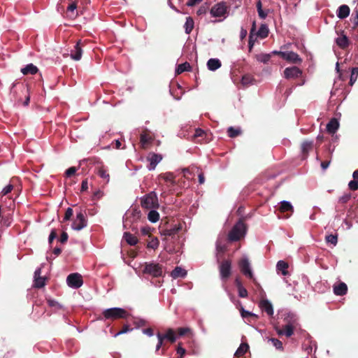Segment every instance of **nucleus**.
<instances>
[{
    "instance_id": "obj_17",
    "label": "nucleus",
    "mask_w": 358,
    "mask_h": 358,
    "mask_svg": "<svg viewBox=\"0 0 358 358\" xmlns=\"http://www.w3.org/2000/svg\"><path fill=\"white\" fill-rule=\"evenodd\" d=\"M278 210L282 213H287V214L285 215L286 218L289 217L294 212V208L292 205L289 201H283L280 203Z\"/></svg>"
},
{
    "instance_id": "obj_27",
    "label": "nucleus",
    "mask_w": 358,
    "mask_h": 358,
    "mask_svg": "<svg viewBox=\"0 0 358 358\" xmlns=\"http://www.w3.org/2000/svg\"><path fill=\"white\" fill-rule=\"evenodd\" d=\"M350 8L347 5L341 6L337 10V16L340 19H345L350 15Z\"/></svg>"
},
{
    "instance_id": "obj_62",
    "label": "nucleus",
    "mask_w": 358,
    "mask_h": 358,
    "mask_svg": "<svg viewBox=\"0 0 358 358\" xmlns=\"http://www.w3.org/2000/svg\"><path fill=\"white\" fill-rule=\"evenodd\" d=\"M357 77H358V67H353L351 71L350 78H352V80H357Z\"/></svg>"
},
{
    "instance_id": "obj_43",
    "label": "nucleus",
    "mask_w": 358,
    "mask_h": 358,
    "mask_svg": "<svg viewBox=\"0 0 358 358\" xmlns=\"http://www.w3.org/2000/svg\"><path fill=\"white\" fill-rule=\"evenodd\" d=\"M241 133V131L240 129H236L233 127H230L227 129V134L230 138H235L238 136H239Z\"/></svg>"
},
{
    "instance_id": "obj_55",
    "label": "nucleus",
    "mask_w": 358,
    "mask_h": 358,
    "mask_svg": "<svg viewBox=\"0 0 358 358\" xmlns=\"http://www.w3.org/2000/svg\"><path fill=\"white\" fill-rule=\"evenodd\" d=\"M151 228L150 227H143L141 229V232L142 234V235L143 236H148V237H152V234H151Z\"/></svg>"
},
{
    "instance_id": "obj_23",
    "label": "nucleus",
    "mask_w": 358,
    "mask_h": 358,
    "mask_svg": "<svg viewBox=\"0 0 358 358\" xmlns=\"http://www.w3.org/2000/svg\"><path fill=\"white\" fill-rule=\"evenodd\" d=\"M1 351L4 352L3 357L5 358H13L15 355V350L10 346L7 343L3 342L1 345Z\"/></svg>"
},
{
    "instance_id": "obj_35",
    "label": "nucleus",
    "mask_w": 358,
    "mask_h": 358,
    "mask_svg": "<svg viewBox=\"0 0 358 358\" xmlns=\"http://www.w3.org/2000/svg\"><path fill=\"white\" fill-rule=\"evenodd\" d=\"M192 67L190 64L188 62H184L182 64H180L178 66L176 73L179 75L185 71H189L191 70Z\"/></svg>"
},
{
    "instance_id": "obj_9",
    "label": "nucleus",
    "mask_w": 358,
    "mask_h": 358,
    "mask_svg": "<svg viewBox=\"0 0 358 358\" xmlns=\"http://www.w3.org/2000/svg\"><path fill=\"white\" fill-rule=\"evenodd\" d=\"M67 285L73 289L80 287L83 284L82 275L78 273H71L66 278Z\"/></svg>"
},
{
    "instance_id": "obj_2",
    "label": "nucleus",
    "mask_w": 358,
    "mask_h": 358,
    "mask_svg": "<svg viewBox=\"0 0 358 358\" xmlns=\"http://www.w3.org/2000/svg\"><path fill=\"white\" fill-rule=\"evenodd\" d=\"M105 320H115L119 319H127L129 313L122 308H110L106 309L102 313Z\"/></svg>"
},
{
    "instance_id": "obj_56",
    "label": "nucleus",
    "mask_w": 358,
    "mask_h": 358,
    "mask_svg": "<svg viewBox=\"0 0 358 358\" xmlns=\"http://www.w3.org/2000/svg\"><path fill=\"white\" fill-rule=\"evenodd\" d=\"M351 20H352V23L354 24L355 27L358 26V8L357 7L354 10V13L352 14Z\"/></svg>"
},
{
    "instance_id": "obj_63",
    "label": "nucleus",
    "mask_w": 358,
    "mask_h": 358,
    "mask_svg": "<svg viewBox=\"0 0 358 358\" xmlns=\"http://www.w3.org/2000/svg\"><path fill=\"white\" fill-rule=\"evenodd\" d=\"M257 13H258L259 17L261 19H265L268 14V10H264L262 8L261 10H257Z\"/></svg>"
},
{
    "instance_id": "obj_8",
    "label": "nucleus",
    "mask_w": 358,
    "mask_h": 358,
    "mask_svg": "<svg viewBox=\"0 0 358 358\" xmlns=\"http://www.w3.org/2000/svg\"><path fill=\"white\" fill-rule=\"evenodd\" d=\"M87 220L85 215V213L80 210L77 213L76 218L73 220L71 227L73 229L80 231L87 226Z\"/></svg>"
},
{
    "instance_id": "obj_42",
    "label": "nucleus",
    "mask_w": 358,
    "mask_h": 358,
    "mask_svg": "<svg viewBox=\"0 0 358 358\" xmlns=\"http://www.w3.org/2000/svg\"><path fill=\"white\" fill-rule=\"evenodd\" d=\"M97 174L99 177L106 180V182L109 181L110 176L103 166H101L99 168L97 171Z\"/></svg>"
},
{
    "instance_id": "obj_38",
    "label": "nucleus",
    "mask_w": 358,
    "mask_h": 358,
    "mask_svg": "<svg viewBox=\"0 0 358 358\" xmlns=\"http://www.w3.org/2000/svg\"><path fill=\"white\" fill-rule=\"evenodd\" d=\"M150 240L148 242L147 248L156 250L159 245V241L157 237H150Z\"/></svg>"
},
{
    "instance_id": "obj_45",
    "label": "nucleus",
    "mask_w": 358,
    "mask_h": 358,
    "mask_svg": "<svg viewBox=\"0 0 358 358\" xmlns=\"http://www.w3.org/2000/svg\"><path fill=\"white\" fill-rule=\"evenodd\" d=\"M206 135L207 134L205 131L199 128L195 130L194 137L195 139L201 138V139L198 140V142H201L203 140V138L206 136Z\"/></svg>"
},
{
    "instance_id": "obj_16",
    "label": "nucleus",
    "mask_w": 358,
    "mask_h": 358,
    "mask_svg": "<svg viewBox=\"0 0 358 358\" xmlns=\"http://www.w3.org/2000/svg\"><path fill=\"white\" fill-rule=\"evenodd\" d=\"M282 55L284 56L283 59L293 64H301L302 62V59L294 52H285V54Z\"/></svg>"
},
{
    "instance_id": "obj_33",
    "label": "nucleus",
    "mask_w": 358,
    "mask_h": 358,
    "mask_svg": "<svg viewBox=\"0 0 358 358\" xmlns=\"http://www.w3.org/2000/svg\"><path fill=\"white\" fill-rule=\"evenodd\" d=\"M187 275V271L183 268L176 266L171 272V276L173 278H178L179 277H185Z\"/></svg>"
},
{
    "instance_id": "obj_60",
    "label": "nucleus",
    "mask_w": 358,
    "mask_h": 358,
    "mask_svg": "<svg viewBox=\"0 0 358 358\" xmlns=\"http://www.w3.org/2000/svg\"><path fill=\"white\" fill-rule=\"evenodd\" d=\"M23 89H24V90H26V92H27V93L28 94L26 96V97H25V101H24L23 105H24V106H28V105H29V101H30V96H29V86L27 85L26 86V87H23Z\"/></svg>"
},
{
    "instance_id": "obj_47",
    "label": "nucleus",
    "mask_w": 358,
    "mask_h": 358,
    "mask_svg": "<svg viewBox=\"0 0 358 358\" xmlns=\"http://www.w3.org/2000/svg\"><path fill=\"white\" fill-rule=\"evenodd\" d=\"M13 189V185L11 184H9L6 185L1 192L0 193V201H1L2 198L3 196L7 195L8 193L11 192V191Z\"/></svg>"
},
{
    "instance_id": "obj_46",
    "label": "nucleus",
    "mask_w": 358,
    "mask_h": 358,
    "mask_svg": "<svg viewBox=\"0 0 358 358\" xmlns=\"http://www.w3.org/2000/svg\"><path fill=\"white\" fill-rule=\"evenodd\" d=\"M255 30V22H253L252 24V29H251V31H250V37H249V41H248V47H249V51L251 52L252 51V47L255 44V39H253V36H252V32Z\"/></svg>"
},
{
    "instance_id": "obj_30",
    "label": "nucleus",
    "mask_w": 358,
    "mask_h": 358,
    "mask_svg": "<svg viewBox=\"0 0 358 358\" xmlns=\"http://www.w3.org/2000/svg\"><path fill=\"white\" fill-rule=\"evenodd\" d=\"M38 69L33 64H27L25 67H24L21 69V72L24 75H28V74L34 75L38 72Z\"/></svg>"
},
{
    "instance_id": "obj_36",
    "label": "nucleus",
    "mask_w": 358,
    "mask_h": 358,
    "mask_svg": "<svg viewBox=\"0 0 358 358\" xmlns=\"http://www.w3.org/2000/svg\"><path fill=\"white\" fill-rule=\"evenodd\" d=\"M256 59L262 63L266 64L271 58V54L261 53L255 55Z\"/></svg>"
},
{
    "instance_id": "obj_34",
    "label": "nucleus",
    "mask_w": 358,
    "mask_h": 358,
    "mask_svg": "<svg viewBox=\"0 0 358 358\" xmlns=\"http://www.w3.org/2000/svg\"><path fill=\"white\" fill-rule=\"evenodd\" d=\"M248 349H249V345L248 343H241L240 345V346L238 347V348L237 349V350L236 351L235 356H236L238 357L243 356L247 352Z\"/></svg>"
},
{
    "instance_id": "obj_20",
    "label": "nucleus",
    "mask_w": 358,
    "mask_h": 358,
    "mask_svg": "<svg viewBox=\"0 0 358 358\" xmlns=\"http://www.w3.org/2000/svg\"><path fill=\"white\" fill-rule=\"evenodd\" d=\"M80 45L81 41L80 40L74 45V49L72 50L71 52V57L72 59L78 61L81 59L83 50Z\"/></svg>"
},
{
    "instance_id": "obj_28",
    "label": "nucleus",
    "mask_w": 358,
    "mask_h": 358,
    "mask_svg": "<svg viewBox=\"0 0 358 358\" xmlns=\"http://www.w3.org/2000/svg\"><path fill=\"white\" fill-rule=\"evenodd\" d=\"M123 238L130 245H135L138 243V239L136 236L131 234L130 232H124L123 234Z\"/></svg>"
},
{
    "instance_id": "obj_40",
    "label": "nucleus",
    "mask_w": 358,
    "mask_h": 358,
    "mask_svg": "<svg viewBox=\"0 0 358 358\" xmlns=\"http://www.w3.org/2000/svg\"><path fill=\"white\" fill-rule=\"evenodd\" d=\"M257 36L262 38L267 37L268 34V29L266 24H262L257 31Z\"/></svg>"
},
{
    "instance_id": "obj_57",
    "label": "nucleus",
    "mask_w": 358,
    "mask_h": 358,
    "mask_svg": "<svg viewBox=\"0 0 358 358\" xmlns=\"http://www.w3.org/2000/svg\"><path fill=\"white\" fill-rule=\"evenodd\" d=\"M73 209L71 208H68L66 210V212H65V215H64V219H63V222H66L67 220H69L71 217V216L73 215Z\"/></svg>"
},
{
    "instance_id": "obj_41",
    "label": "nucleus",
    "mask_w": 358,
    "mask_h": 358,
    "mask_svg": "<svg viewBox=\"0 0 358 358\" xmlns=\"http://www.w3.org/2000/svg\"><path fill=\"white\" fill-rule=\"evenodd\" d=\"M148 219L151 222L155 223V222H157L159 220V213L157 211H156L155 210H151L148 213Z\"/></svg>"
},
{
    "instance_id": "obj_25",
    "label": "nucleus",
    "mask_w": 358,
    "mask_h": 358,
    "mask_svg": "<svg viewBox=\"0 0 358 358\" xmlns=\"http://www.w3.org/2000/svg\"><path fill=\"white\" fill-rule=\"evenodd\" d=\"M334 293L337 296H343L348 292V286L345 282H340L334 285Z\"/></svg>"
},
{
    "instance_id": "obj_51",
    "label": "nucleus",
    "mask_w": 358,
    "mask_h": 358,
    "mask_svg": "<svg viewBox=\"0 0 358 358\" xmlns=\"http://www.w3.org/2000/svg\"><path fill=\"white\" fill-rule=\"evenodd\" d=\"M252 80H253L252 76L249 74H246L242 77L241 83L243 85H248L252 83Z\"/></svg>"
},
{
    "instance_id": "obj_61",
    "label": "nucleus",
    "mask_w": 358,
    "mask_h": 358,
    "mask_svg": "<svg viewBox=\"0 0 358 358\" xmlns=\"http://www.w3.org/2000/svg\"><path fill=\"white\" fill-rule=\"evenodd\" d=\"M57 236V234L55 229H52L49 235L48 242L50 244H52V241Z\"/></svg>"
},
{
    "instance_id": "obj_26",
    "label": "nucleus",
    "mask_w": 358,
    "mask_h": 358,
    "mask_svg": "<svg viewBox=\"0 0 358 358\" xmlns=\"http://www.w3.org/2000/svg\"><path fill=\"white\" fill-rule=\"evenodd\" d=\"M339 127V122L336 118H332L327 124V130L330 134H335Z\"/></svg>"
},
{
    "instance_id": "obj_22",
    "label": "nucleus",
    "mask_w": 358,
    "mask_h": 358,
    "mask_svg": "<svg viewBox=\"0 0 358 358\" xmlns=\"http://www.w3.org/2000/svg\"><path fill=\"white\" fill-rule=\"evenodd\" d=\"M259 308L262 310V311L266 313L268 315L272 316L273 315V306L271 303L267 299H264L260 301Z\"/></svg>"
},
{
    "instance_id": "obj_29",
    "label": "nucleus",
    "mask_w": 358,
    "mask_h": 358,
    "mask_svg": "<svg viewBox=\"0 0 358 358\" xmlns=\"http://www.w3.org/2000/svg\"><path fill=\"white\" fill-rule=\"evenodd\" d=\"M235 285L238 289V296L241 298H246L248 296V291L243 286L241 282L240 281V280L238 278H236L235 280Z\"/></svg>"
},
{
    "instance_id": "obj_32",
    "label": "nucleus",
    "mask_w": 358,
    "mask_h": 358,
    "mask_svg": "<svg viewBox=\"0 0 358 358\" xmlns=\"http://www.w3.org/2000/svg\"><path fill=\"white\" fill-rule=\"evenodd\" d=\"M159 178L163 179L165 182H171L172 185L176 184L175 176L171 172H166L165 173H161L159 176Z\"/></svg>"
},
{
    "instance_id": "obj_15",
    "label": "nucleus",
    "mask_w": 358,
    "mask_h": 358,
    "mask_svg": "<svg viewBox=\"0 0 358 358\" xmlns=\"http://www.w3.org/2000/svg\"><path fill=\"white\" fill-rule=\"evenodd\" d=\"M66 15V17L71 20H74L78 16L76 2L69 0Z\"/></svg>"
},
{
    "instance_id": "obj_18",
    "label": "nucleus",
    "mask_w": 358,
    "mask_h": 358,
    "mask_svg": "<svg viewBox=\"0 0 358 358\" xmlns=\"http://www.w3.org/2000/svg\"><path fill=\"white\" fill-rule=\"evenodd\" d=\"M313 148V141L306 140L301 145L302 158L306 159L308 153Z\"/></svg>"
},
{
    "instance_id": "obj_64",
    "label": "nucleus",
    "mask_w": 358,
    "mask_h": 358,
    "mask_svg": "<svg viewBox=\"0 0 358 358\" xmlns=\"http://www.w3.org/2000/svg\"><path fill=\"white\" fill-rule=\"evenodd\" d=\"M68 238H69L68 234L65 231H63L61 234L59 241L62 243H65L68 241Z\"/></svg>"
},
{
    "instance_id": "obj_5",
    "label": "nucleus",
    "mask_w": 358,
    "mask_h": 358,
    "mask_svg": "<svg viewBox=\"0 0 358 358\" xmlns=\"http://www.w3.org/2000/svg\"><path fill=\"white\" fill-rule=\"evenodd\" d=\"M219 271L222 280L226 282L231 275V261L224 259L219 265Z\"/></svg>"
},
{
    "instance_id": "obj_21",
    "label": "nucleus",
    "mask_w": 358,
    "mask_h": 358,
    "mask_svg": "<svg viewBox=\"0 0 358 358\" xmlns=\"http://www.w3.org/2000/svg\"><path fill=\"white\" fill-rule=\"evenodd\" d=\"M153 141L152 136L147 131H145L141 134L140 143L143 149H146L148 145L150 144Z\"/></svg>"
},
{
    "instance_id": "obj_58",
    "label": "nucleus",
    "mask_w": 358,
    "mask_h": 358,
    "mask_svg": "<svg viewBox=\"0 0 358 358\" xmlns=\"http://www.w3.org/2000/svg\"><path fill=\"white\" fill-rule=\"evenodd\" d=\"M348 187L352 191L358 189V180H352L350 181Z\"/></svg>"
},
{
    "instance_id": "obj_53",
    "label": "nucleus",
    "mask_w": 358,
    "mask_h": 358,
    "mask_svg": "<svg viewBox=\"0 0 358 358\" xmlns=\"http://www.w3.org/2000/svg\"><path fill=\"white\" fill-rule=\"evenodd\" d=\"M131 330H132V329H131L128 324H124L122 329L120 331L116 333L114 335V337H117L121 334H126L128 331H131Z\"/></svg>"
},
{
    "instance_id": "obj_31",
    "label": "nucleus",
    "mask_w": 358,
    "mask_h": 358,
    "mask_svg": "<svg viewBox=\"0 0 358 358\" xmlns=\"http://www.w3.org/2000/svg\"><path fill=\"white\" fill-rule=\"evenodd\" d=\"M221 62L218 59H210L207 62L208 69L210 71H215L221 66Z\"/></svg>"
},
{
    "instance_id": "obj_44",
    "label": "nucleus",
    "mask_w": 358,
    "mask_h": 358,
    "mask_svg": "<svg viewBox=\"0 0 358 358\" xmlns=\"http://www.w3.org/2000/svg\"><path fill=\"white\" fill-rule=\"evenodd\" d=\"M185 32L189 34L194 28V21L191 17H187L185 24Z\"/></svg>"
},
{
    "instance_id": "obj_54",
    "label": "nucleus",
    "mask_w": 358,
    "mask_h": 358,
    "mask_svg": "<svg viewBox=\"0 0 358 358\" xmlns=\"http://www.w3.org/2000/svg\"><path fill=\"white\" fill-rule=\"evenodd\" d=\"M177 354L179 355L178 358H183L184 355L186 354V350L181 345V343H178L176 348Z\"/></svg>"
},
{
    "instance_id": "obj_59",
    "label": "nucleus",
    "mask_w": 358,
    "mask_h": 358,
    "mask_svg": "<svg viewBox=\"0 0 358 358\" xmlns=\"http://www.w3.org/2000/svg\"><path fill=\"white\" fill-rule=\"evenodd\" d=\"M76 171L77 169L75 166H71L66 171L65 174L67 177H71L76 173Z\"/></svg>"
},
{
    "instance_id": "obj_19",
    "label": "nucleus",
    "mask_w": 358,
    "mask_h": 358,
    "mask_svg": "<svg viewBox=\"0 0 358 358\" xmlns=\"http://www.w3.org/2000/svg\"><path fill=\"white\" fill-rule=\"evenodd\" d=\"M161 336L163 341H168L171 343H173L176 341L177 334L174 329L169 328L164 334H161Z\"/></svg>"
},
{
    "instance_id": "obj_52",
    "label": "nucleus",
    "mask_w": 358,
    "mask_h": 358,
    "mask_svg": "<svg viewBox=\"0 0 358 358\" xmlns=\"http://www.w3.org/2000/svg\"><path fill=\"white\" fill-rule=\"evenodd\" d=\"M157 338H158V343L156 345V350L155 351L156 352H158L159 351V350L162 348V346L164 345V341H163L162 336H161V333L160 332H158L157 334Z\"/></svg>"
},
{
    "instance_id": "obj_48",
    "label": "nucleus",
    "mask_w": 358,
    "mask_h": 358,
    "mask_svg": "<svg viewBox=\"0 0 358 358\" xmlns=\"http://www.w3.org/2000/svg\"><path fill=\"white\" fill-rule=\"evenodd\" d=\"M268 342H270L274 347H275L276 349H282V343L280 340L275 338H272L268 340Z\"/></svg>"
},
{
    "instance_id": "obj_4",
    "label": "nucleus",
    "mask_w": 358,
    "mask_h": 358,
    "mask_svg": "<svg viewBox=\"0 0 358 358\" xmlns=\"http://www.w3.org/2000/svg\"><path fill=\"white\" fill-rule=\"evenodd\" d=\"M143 273L154 278L160 277L163 274L162 266L158 263L146 262L143 266Z\"/></svg>"
},
{
    "instance_id": "obj_37",
    "label": "nucleus",
    "mask_w": 358,
    "mask_h": 358,
    "mask_svg": "<svg viewBox=\"0 0 358 358\" xmlns=\"http://www.w3.org/2000/svg\"><path fill=\"white\" fill-rule=\"evenodd\" d=\"M240 313L243 318H251L252 320H257L258 316L255 313L245 310L242 306L240 308Z\"/></svg>"
},
{
    "instance_id": "obj_24",
    "label": "nucleus",
    "mask_w": 358,
    "mask_h": 358,
    "mask_svg": "<svg viewBox=\"0 0 358 358\" xmlns=\"http://www.w3.org/2000/svg\"><path fill=\"white\" fill-rule=\"evenodd\" d=\"M337 45L341 49H346L350 44L349 39L345 34L342 32L341 36L336 38Z\"/></svg>"
},
{
    "instance_id": "obj_50",
    "label": "nucleus",
    "mask_w": 358,
    "mask_h": 358,
    "mask_svg": "<svg viewBox=\"0 0 358 358\" xmlns=\"http://www.w3.org/2000/svg\"><path fill=\"white\" fill-rule=\"evenodd\" d=\"M177 336H182L190 332V329L188 327H180L176 331Z\"/></svg>"
},
{
    "instance_id": "obj_6",
    "label": "nucleus",
    "mask_w": 358,
    "mask_h": 358,
    "mask_svg": "<svg viewBox=\"0 0 358 358\" xmlns=\"http://www.w3.org/2000/svg\"><path fill=\"white\" fill-rule=\"evenodd\" d=\"M238 266L241 272L250 279L254 278L253 273L250 268V263L248 257H242L238 262Z\"/></svg>"
},
{
    "instance_id": "obj_13",
    "label": "nucleus",
    "mask_w": 358,
    "mask_h": 358,
    "mask_svg": "<svg viewBox=\"0 0 358 358\" xmlns=\"http://www.w3.org/2000/svg\"><path fill=\"white\" fill-rule=\"evenodd\" d=\"M162 159V155L156 154L155 152H150L147 157V160L150 162L148 166V169L150 171L154 170L157 164L159 163Z\"/></svg>"
},
{
    "instance_id": "obj_12",
    "label": "nucleus",
    "mask_w": 358,
    "mask_h": 358,
    "mask_svg": "<svg viewBox=\"0 0 358 358\" xmlns=\"http://www.w3.org/2000/svg\"><path fill=\"white\" fill-rule=\"evenodd\" d=\"M302 74V71L295 66L287 67L284 70V76L287 79L300 78Z\"/></svg>"
},
{
    "instance_id": "obj_10",
    "label": "nucleus",
    "mask_w": 358,
    "mask_h": 358,
    "mask_svg": "<svg viewBox=\"0 0 358 358\" xmlns=\"http://www.w3.org/2000/svg\"><path fill=\"white\" fill-rule=\"evenodd\" d=\"M227 11V7L224 2H220L214 5L210 10L212 17H224Z\"/></svg>"
},
{
    "instance_id": "obj_11",
    "label": "nucleus",
    "mask_w": 358,
    "mask_h": 358,
    "mask_svg": "<svg viewBox=\"0 0 358 358\" xmlns=\"http://www.w3.org/2000/svg\"><path fill=\"white\" fill-rule=\"evenodd\" d=\"M182 229L181 224H174L170 229L159 227V233L161 236H164V240H166L167 236L173 238Z\"/></svg>"
},
{
    "instance_id": "obj_14",
    "label": "nucleus",
    "mask_w": 358,
    "mask_h": 358,
    "mask_svg": "<svg viewBox=\"0 0 358 358\" xmlns=\"http://www.w3.org/2000/svg\"><path fill=\"white\" fill-rule=\"evenodd\" d=\"M41 268H38L34 272L33 284L34 287L39 289L43 287L45 285L46 278L43 276H41Z\"/></svg>"
},
{
    "instance_id": "obj_1",
    "label": "nucleus",
    "mask_w": 358,
    "mask_h": 358,
    "mask_svg": "<svg viewBox=\"0 0 358 358\" xmlns=\"http://www.w3.org/2000/svg\"><path fill=\"white\" fill-rule=\"evenodd\" d=\"M246 231V224L243 220L240 219L229 231L228 234L229 241L231 242L239 241L245 236Z\"/></svg>"
},
{
    "instance_id": "obj_39",
    "label": "nucleus",
    "mask_w": 358,
    "mask_h": 358,
    "mask_svg": "<svg viewBox=\"0 0 358 358\" xmlns=\"http://www.w3.org/2000/svg\"><path fill=\"white\" fill-rule=\"evenodd\" d=\"M288 264L284 261H279L277 263V268L278 271L282 272V274L286 275L288 273L287 271Z\"/></svg>"
},
{
    "instance_id": "obj_3",
    "label": "nucleus",
    "mask_w": 358,
    "mask_h": 358,
    "mask_svg": "<svg viewBox=\"0 0 358 358\" xmlns=\"http://www.w3.org/2000/svg\"><path fill=\"white\" fill-rule=\"evenodd\" d=\"M141 204L145 209H156L159 206L157 195L152 191L143 196L141 199Z\"/></svg>"
},
{
    "instance_id": "obj_7",
    "label": "nucleus",
    "mask_w": 358,
    "mask_h": 358,
    "mask_svg": "<svg viewBox=\"0 0 358 358\" xmlns=\"http://www.w3.org/2000/svg\"><path fill=\"white\" fill-rule=\"evenodd\" d=\"M297 325L296 320L294 317L292 316L287 322L282 326V329L278 331L279 335H285L286 337H290L293 333L294 329Z\"/></svg>"
},
{
    "instance_id": "obj_49",
    "label": "nucleus",
    "mask_w": 358,
    "mask_h": 358,
    "mask_svg": "<svg viewBox=\"0 0 358 358\" xmlns=\"http://www.w3.org/2000/svg\"><path fill=\"white\" fill-rule=\"evenodd\" d=\"M326 241L327 243H331L334 245H336L338 242V236L337 235L330 234L326 236Z\"/></svg>"
}]
</instances>
